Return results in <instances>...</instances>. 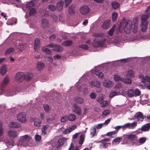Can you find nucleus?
<instances>
[{
    "instance_id": "1",
    "label": "nucleus",
    "mask_w": 150,
    "mask_h": 150,
    "mask_svg": "<svg viewBox=\"0 0 150 150\" xmlns=\"http://www.w3.org/2000/svg\"><path fill=\"white\" fill-rule=\"evenodd\" d=\"M132 22L131 21L129 20L126 21L124 18L120 25L116 28L117 32H121V29H123L126 33H129L132 30Z\"/></svg>"
},
{
    "instance_id": "2",
    "label": "nucleus",
    "mask_w": 150,
    "mask_h": 150,
    "mask_svg": "<svg viewBox=\"0 0 150 150\" xmlns=\"http://www.w3.org/2000/svg\"><path fill=\"white\" fill-rule=\"evenodd\" d=\"M30 137L27 135L20 137L17 142V145L18 146H28V142L31 139Z\"/></svg>"
},
{
    "instance_id": "3",
    "label": "nucleus",
    "mask_w": 150,
    "mask_h": 150,
    "mask_svg": "<svg viewBox=\"0 0 150 150\" xmlns=\"http://www.w3.org/2000/svg\"><path fill=\"white\" fill-rule=\"evenodd\" d=\"M56 139V137L51 142V144L53 146L58 148L65 142L68 139L64 137L60 138L58 139L57 142H55Z\"/></svg>"
},
{
    "instance_id": "4",
    "label": "nucleus",
    "mask_w": 150,
    "mask_h": 150,
    "mask_svg": "<svg viewBox=\"0 0 150 150\" xmlns=\"http://www.w3.org/2000/svg\"><path fill=\"white\" fill-rule=\"evenodd\" d=\"M124 139H127V140L130 141L131 144L132 145H137L138 143L137 137L135 134H125L123 135Z\"/></svg>"
},
{
    "instance_id": "5",
    "label": "nucleus",
    "mask_w": 150,
    "mask_h": 150,
    "mask_svg": "<svg viewBox=\"0 0 150 150\" xmlns=\"http://www.w3.org/2000/svg\"><path fill=\"white\" fill-rule=\"evenodd\" d=\"M149 17V15H144L143 16L142 18V23L141 26L142 28V30L143 32L146 31L147 28L148 22L146 19Z\"/></svg>"
},
{
    "instance_id": "6",
    "label": "nucleus",
    "mask_w": 150,
    "mask_h": 150,
    "mask_svg": "<svg viewBox=\"0 0 150 150\" xmlns=\"http://www.w3.org/2000/svg\"><path fill=\"white\" fill-rule=\"evenodd\" d=\"M18 121L21 123H25L27 121L26 114L24 112L18 113L17 115Z\"/></svg>"
},
{
    "instance_id": "7",
    "label": "nucleus",
    "mask_w": 150,
    "mask_h": 150,
    "mask_svg": "<svg viewBox=\"0 0 150 150\" xmlns=\"http://www.w3.org/2000/svg\"><path fill=\"white\" fill-rule=\"evenodd\" d=\"M25 79V75L22 73H18L16 74L15 80L20 82Z\"/></svg>"
},
{
    "instance_id": "8",
    "label": "nucleus",
    "mask_w": 150,
    "mask_h": 150,
    "mask_svg": "<svg viewBox=\"0 0 150 150\" xmlns=\"http://www.w3.org/2000/svg\"><path fill=\"white\" fill-rule=\"evenodd\" d=\"M16 48L18 51H22L25 48V46L20 41H17L16 44Z\"/></svg>"
},
{
    "instance_id": "9",
    "label": "nucleus",
    "mask_w": 150,
    "mask_h": 150,
    "mask_svg": "<svg viewBox=\"0 0 150 150\" xmlns=\"http://www.w3.org/2000/svg\"><path fill=\"white\" fill-rule=\"evenodd\" d=\"M90 11V9L88 6L84 5L82 6L80 9V13L83 15L88 13Z\"/></svg>"
},
{
    "instance_id": "10",
    "label": "nucleus",
    "mask_w": 150,
    "mask_h": 150,
    "mask_svg": "<svg viewBox=\"0 0 150 150\" xmlns=\"http://www.w3.org/2000/svg\"><path fill=\"white\" fill-rule=\"evenodd\" d=\"M134 116L136 119L137 120V121L142 122L144 120V115L141 112H139L136 113Z\"/></svg>"
},
{
    "instance_id": "11",
    "label": "nucleus",
    "mask_w": 150,
    "mask_h": 150,
    "mask_svg": "<svg viewBox=\"0 0 150 150\" xmlns=\"http://www.w3.org/2000/svg\"><path fill=\"white\" fill-rule=\"evenodd\" d=\"M9 126L13 128H18L21 127L20 124L17 122H10L9 124Z\"/></svg>"
},
{
    "instance_id": "12",
    "label": "nucleus",
    "mask_w": 150,
    "mask_h": 150,
    "mask_svg": "<svg viewBox=\"0 0 150 150\" xmlns=\"http://www.w3.org/2000/svg\"><path fill=\"white\" fill-rule=\"evenodd\" d=\"M34 125L37 127L40 126L42 124V121L38 118H34L33 121Z\"/></svg>"
},
{
    "instance_id": "13",
    "label": "nucleus",
    "mask_w": 150,
    "mask_h": 150,
    "mask_svg": "<svg viewBox=\"0 0 150 150\" xmlns=\"http://www.w3.org/2000/svg\"><path fill=\"white\" fill-rule=\"evenodd\" d=\"M8 135L12 137H16L18 135V133L15 130H9L8 132Z\"/></svg>"
},
{
    "instance_id": "14",
    "label": "nucleus",
    "mask_w": 150,
    "mask_h": 150,
    "mask_svg": "<svg viewBox=\"0 0 150 150\" xmlns=\"http://www.w3.org/2000/svg\"><path fill=\"white\" fill-rule=\"evenodd\" d=\"M75 128V126H74L69 127V128H67L64 130L62 132L63 134H69L70 132L74 130Z\"/></svg>"
},
{
    "instance_id": "15",
    "label": "nucleus",
    "mask_w": 150,
    "mask_h": 150,
    "mask_svg": "<svg viewBox=\"0 0 150 150\" xmlns=\"http://www.w3.org/2000/svg\"><path fill=\"white\" fill-rule=\"evenodd\" d=\"M103 86L107 88L112 87V82L110 80H105L103 82Z\"/></svg>"
},
{
    "instance_id": "16",
    "label": "nucleus",
    "mask_w": 150,
    "mask_h": 150,
    "mask_svg": "<svg viewBox=\"0 0 150 150\" xmlns=\"http://www.w3.org/2000/svg\"><path fill=\"white\" fill-rule=\"evenodd\" d=\"M150 129V123L146 124L142 126L141 128L142 131H148Z\"/></svg>"
},
{
    "instance_id": "17",
    "label": "nucleus",
    "mask_w": 150,
    "mask_h": 150,
    "mask_svg": "<svg viewBox=\"0 0 150 150\" xmlns=\"http://www.w3.org/2000/svg\"><path fill=\"white\" fill-rule=\"evenodd\" d=\"M49 128V126L48 125H44L41 130L42 134V135H45L47 133V129Z\"/></svg>"
},
{
    "instance_id": "18",
    "label": "nucleus",
    "mask_w": 150,
    "mask_h": 150,
    "mask_svg": "<svg viewBox=\"0 0 150 150\" xmlns=\"http://www.w3.org/2000/svg\"><path fill=\"white\" fill-rule=\"evenodd\" d=\"M2 122L0 121V142L2 141L4 134V128L2 126Z\"/></svg>"
},
{
    "instance_id": "19",
    "label": "nucleus",
    "mask_w": 150,
    "mask_h": 150,
    "mask_svg": "<svg viewBox=\"0 0 150 150\" xmlns=\"http://www.w3.org/2000/svg\"><path fill=\"white\" fill-rule=\"evenodd\" d=\"M7 67L6 65H4L1 67L0 69V73L3 75H4L7 71Z\"/></svg>"
},
{
    "instance_id": "20",
    "label": "nucleus",
    "mask_w": 150,
    "mask_h": 150,
    "mask_svg": "<svg viewBox=\"0 0 150 150\" xmlns=\"http://www.w3.org/2000/svg\"><path fill=\"white\" fill-rule=\"evenodd\" d=\"M91 86H94L97 88H99L100 86V83L99 81L94 80L91 81L90 83Z\"/></svg>"
},
{
    "instance_id": "21",
    "label": "nucleus",
    "mask_w": 150,
    "mask_h": 150,
    "mask_svg": "<svg viewBox=\"0 0 150 150\" xmlns=\"http://www.w3.org/2000/svg\"><path fill=\"white\" fill-rule=\"evenodd\" d=\"M40 45V42L39 40L36 39L35 41L34 49L35 51H36L39 48Z\"/></svg>"
},
{
    "instance_id": "22",
    "label": "nucleus",
    "mask_w": 150,
    "mask_h": 150,
    "mask_svg": "<svg viewBox=\"0 0 150 150\" xmlns=\"http://www.w3.org/2000/svg\"><path fill=\"white\" fill-rule=\"evenodd\" d=\"M124 139L123 141H124L125 140V139H124V137H123V136L122 137H117L112 142V144H114V142H115V143H116V144L119 143H120L121 141H122V140Z\"/></svg>"
},
{
    "instance_id": "23",
    "label": "nucleus",
    "mask_w": 150,
    "mask_h": 150,
    "mask_svg": "<svg viewBox=\"0 0 150 150\" xmlns=\"http://www.w3.org/2000/svg\"><path fill=\"white\" fill-rule=\"evenodd\" d=\"M64 4V2L63 1H61L57 4V10L60 11L63 8Z\"/></svg>"
},
{
    "instance_id": "24",
    "label": "nucleus",
    "mask_w": 150,
    "mask_h": 150,
    "mask_svg": "<svg viewBox=\"0 0 150 150\" xmlns=\"http://www.w3.org/2000/svg\"><path fill=\"white\" fill-rule=\"evenodd\" d=\"M53 50H54L55 51L59 52H62L63 48L58 45H55V47L54 49H52Z\"/></svg>"
},
{
    "instance_id": "25",
    "label": "nucleus",
    "mask_w": 150,
    "mask_h": 150,
    "mask_svg": "<svg viewBox=\"0 0 150 150\" xmlns=\"http://www.w3.org/2000/svg\"><path fill=\"white\" fill-rule=\"evenodd\" d=\"M94 73L99 78H102L104 77L103 73L100 70H96Z\"/></svg>"
},
{
    "instance_id": "26",
    "label": "nucleus",
    "mask_w": 150,
    "mask_h": 150,
    "mask_svg": "<svg viewBox=\"0 0 150 150\" xmlns=\"http://www.w3.org/2000/svg\"><path fill=\"white\" fill-rule=\"evenodd\" d=\"M110 20H107L105 21L103 25H102V27L104 29H105L107 28L110 25Z\"/></svg>"
},
{
    "instance_id": "27",
    "label": "nucleus",
    "mask_w": 150,
    "mask_h": 150,
    "mask_svg": "<svg viewBox=\"0 0 150 150\" xmlns=\"http://www.w3.org/2000/svg\"><path fill=\"white\" fill-rule=\"evenodd\" d=\"M14 49L13 48H10L8 49L5 52L6 56H8L12 54L14 52Z\"/></svg>"
},
{
    "instance_id": "28",
    "label": "nucleus",
    "mask_w": 150,
    "mask_h": 150,
    "mask_svg": "<svg viewBox=\"0 0 150 150\" xmlns=\"http://www.w3.org/2000/svg\"><path fill=\"white\" fill-rule=\"evenodd\" d=\"M100 45V42L99 40H93L92 43V45L95 47H97Z\"/></svg>"
},
{
    "instance_id": "29",
    "label": "nucleus",
    "mask_w": 150,
    "mask_h": 150,
    "mask_svg": "<svg viewBox=\"0 0 150 150\" xmlns=\"http://www.w3.org/2000/svg\"><path fill=\"white\" fill-rule=\"evenodd\" d=\"M37 68L39 70H41L43 69L45 67L44 64L41 62H39L37 63Z\"/></svg>"
},
{
    "instance_id": "30",
    "label": "nucleus",
    "mask_w": 150,
    "mask_h": 150,
    "mask_svg": "<svg viewBox=\"0 0 150 150\" xmlns=\"http://www.w3.org/2000/svg\"><path fill=\"white\" fill-rule=\"evenodd\" d=\"M28 11L30 16H34L37 13L36 10L34 8H32V9L28 10Z\"/></svg>"
},
{
    "instance_id": "31",
    "label": "nucleus",
    "mask_w": 150,
    "mask_h": 150,
    "mask_svg": "<svg viewBox=\"0 0 150 150\" xmlns=\"http://www.w3.org/2000/svg\"><path fill=\"white\" fill-rule=\"evenodd\" d=\"M85 135L83 134H81L80 136L79 143L80 144H82L85 139Z\"/></svg>"
},
{
    "instance_id": "32",
    "label": "nucleus",
    "mask_w": 150,
    "mask_h": 150,
    "mask_svg": "<svg viewBox=\"0 0 150 150\" xmlns=\"http://www.w3.org/2000/svg\"><path fill=\"white\" fill-rule=\"evenodd\" d=\"M127 94L129 97H133L134 96V91L133 89H130L127 91Z\"/></svg>"
},
{
    "instance_id": "33",
    "label": "nucleus",
    "mask_w": 150,
    "mask_h": 150,
    "mask_svg": "<svg viewBox=\"0 0 150 150\" xmlns=\"http://www.w3.org/2000/svg\"><path fill=\"white\" fill-rule=\"evenodd\" d=\"M41 24L43 27L46 28L48 26L49 24L47 21L46 19H43L42 20Z\"/></svg>"
},
{
    "instance_id": "34",
    "label": "nucleus",
    "mask_w": 150,
    "mask_h": 150,
    "mask_svg": "<svg viewBox=\"0 0 150 150\" xmlns=\"http://www.w3.org/2000/svg\"><path fill=\"white\" fill-rule=\"evenodd\" d=\"M9 79L8 77L6 76L1 83V85L3 86H5L7 85L9 82Z\"/></svg>"
},
{
    "instance_id": "35",
    "label": "nucleus",
    "mask_w": 150,
    "mask_h": 150,
    "mask_svg": "<svg viewBox=\"0 0 150 150\" xmlns=\"http://www.w3.org/2000/svg\"><path fill=\"white\" fill-rule=\"evenodd\" d=\"M73 42L71 40H67L64 42L62 45L65 46H70L72 44Z\"/></svg>"
},
{
    "instance_id": "36",
    "label": "nucleus",
    "mask_w": 150,
    "mask_h": 150,
    "mask_svg": "<svg viewBox=\"0 0 150 150\" xmlns=\"http://www.w3.org/2000/svg\"><path fill=\"white\" fill-rule=\"evenodd\" d=\"M116 28V26L114 25L108 31V34L110 36H112L113 35Z\"/></svg>"
},
{
    "instance_id": "37",
    "label": "nucleus",
    "mask_w": 150,
    "mask_h": 150,
    "mask_svg": "<svg viewBox=\"0 0 150 150\" xmlns=\"http://www.w3.org/2000/svg\"><path fill=\"white\" fill-rule=\"evenodd\" d=\"M111 6L114 9H116L119 7V4L116 1L113 2L111 3Z\"/></svg>"
},
{
    "instance_id": "38",
    "label": "nucleus",
    "mask_w": 150,
    "mask_h": 150,
    "mask_svg": "<svg viewBox=\"0 0 150 150\" xmlns=\"http://www.w3.org/2000/svg\"><path fill=\"white\" fill-rule=\"evenodd\" d=\"M7 93V96H11L16 94V93H15L13 91L12 89H9L6 92Z\"/></svg>"
},
{
    "instance_id": "39",
    "label": "nucleus",
    "mask_w": 150,
    "mask_h": 150,
    "mask_svg": "<svg viewBox=\"0 0 150 150\" xmlns=\"http://www.w3.org/2000/svg\"><path fill=\"white\" fill-rule=\"evenodd\" d=\"M75 7L74 5H71L69 6V13L70 14L72 15L74 13Z\"/></svg>"
},
{
    "instance_id": "40",
    "label": "nucleus",
    "mask_w": 150,
    "mask_h": 150,
    "mask_svg": "<svg viewBox=\"0 0 150 150\" xmlns=\"http://www.w3.org/2000/svg\"><path fill=\"white\" fill-rule=\"evenodd\" d=\"M25 75V79L28 80L32 77V74L30 73H26Z\"/></svg>"
},
{
    "instance_id": "41",
    "label": "nucleus",
    "mask_w": 150,
    "mask_h": 150,
    "mask_svg": "<svg viewBox=\"0 0 150 150\" xmlns=\"http://www.w3.org/2000/svg\"><path fill=\"white\" fill-rule=\"evenodd\" d=\"M114 80L116 81H122L123 78H122L117 75H115L114 76Z\"/></svg>"
},
{
    "instance_id": "42",
    "label": "nucleus",
    "mask_w": 150,
    "mask_h": 150,
    "mask_svg": "<svg viewBox=\"0 0 150 150\" xmlns=\"http://www.w3.org/2000/svg\"><path fill=\"white\" fill-rule=\"evenodd\" d=\"M111 143H101L100 144V148L105 149L109 145H110Z\"/></svg>"
},
{
    "instance_id": "43",
    "label": "nucleus",
    "mask_w": 150,
    "mask_h": 150,
    "mask_svg": "<svg viewBox=\"0 0 150 150\" xmlns=\"http://www.w3.org/2000/svg\"><path fill=\"white\" fill-rule=\"evenodd\" d=\"M76 113L77 114L79 115H81V108L77 106L76 104Z\"/></svg>"
},
{
    "instance_id": "44",
    "label": "nucleus",
    "mask_w": 150,
    "mask_h": 150,
    "mask_svg": "<svg viewBox=\"0 0 150 150\" xmlns=\"http://www.w3.org/2000/svg\"><path fill=\"white\" fill-rule=\"evenodd\" d=\"M43 108L44 110L46 112H48L50 109V108L49 106L47 104H45L43 105Z\"/></svg>"
},
{
    "instance_id": "45",
    "label": "nucleus",
    "mask_w": 150,
    "mask_h": 150,
    "mask_svg": "<svg viewBox=\"0 0 150 150\" xmlns=\"http://www.w3.org/2000/svg\"><path fill=\"white\" fill-rule=\"evenodd\" d=\"M90 132V134L91 136V137L93 138L96 132V128L93 127L92 129H91Z\"/></svg>"
},
{
    "instance_id": "46",
    "label": "nucleus",
    "mask_w": 150,
    "mask_h": 150,
    "mask_svg": "<svg viewBox=\"0 0 150 150\" xmlns=\"http://www.w3.org/2000/svg\"><path fill=\"white\" fill-rule=\"evenodd\" d=\"M110 138H106L103 139L102 140H101L99 142V143H107L108 142L110 141Z\"/></svg>"
},
{
    "instance_id": "47",
    "label": "nucleus",
    "mask_w": 150,
    "mask_h": 150,
    "mask_svg": "<svg viewBox=\"0 0 150 150\" xmlns=\"http://www.w3.org/2000/svg\"><path fill=\"white\" fill-rule=\"evenodd\" d=\"M42 50L47 54H50L51 53V51L48 49L46 47H44L42 49Z\"/></svg>"
},
{
    "instance_id": "48",
    "label": "nucleus",
    "mask_w": 150,
    "mask_h": 150,
    "mask_svg": "<svg viewBox=\"0 0 150 150\" xmlns=\"http://www.w3.org/2000/svg\"><path fill=\"white\" fill-rule=\"evenodd\" d=\"M122 82H124L127 84H130L132 83V81L130 79L128 78L125 79L124 78H123Z\"/></svg>"
},
{
    "instance_id": "49",
    "label": "nucleus",
    "mask_w": 150,
    "mask_h": 150,
    "mask_svg": "<svg viewBox=\"0 0 150 150\" xmlns=\"http://www.w3.org/2000/svg\"><path fill=\"white\" fill-rule=\"evenodd\" d=\"M134 73L132 70H129L128 71L127 74V76L130 78H132L134 76Z\"/></svg>"
},
{
    "instance_id": "50",
    "label": "nucleus",
    "mask_w": 150,
    "mask_h": 150,
    "mask_svg": "<svg viewBox=\"0 0 150 150\" xmlns=\"http://www.w3.org/2000/svg\"><path fill=\"white\" fill-rule=\"evenodd\" d=\"M68 117V119L70 121H73L75 119V115L74 114H71Z\"/></svg>"
},
{
    "instance_id": "51",
    "label": "nucleus",
    "mask_w": 150,
    "mask_h": 150,
    "mask_svg": "<svg viewBox=\"0 0 150 150\" xmlns=\"http://www.w3.org/2000/svg\"><path fill=\"white\" fill-rule=\"evenodd\" d=\"M118 15L115 12H113L112 14V19L113 21H115L116 20Z\"/></svg>"
},
{
    "instance_id": "52",
    "label": "nucleus",
    "mask_w": 150,
    "mask_h": 150,
    "mask_svg": "<svg viewBox=\"0 0 150 150\" xmlns=\"http://www.w3.org/2000/svg\"><path fill=\"white\" fill-rule=\"evenodd\" d=\"M83 101V100L81 97L77 98L76 99V102L77 103L81 104Z\"/></svg>"
},
{
    "instance_id": "53",
    "label": "nucleus",
    "mask_w": 150,
    "mask_h": 150,
    "mask_svg": "<svg viewBox=\"0 0 150 150\" xmlns=\"http://www.w3.org/2000/svg\"><path fill=\"white\" fill-rule=\"evenodd\" d=\"M137 122H133L131 123H129V125L130 126V129H133L134 127L137 126Z\"/></svg>"
},
{
    "instance_id": "54",
    "label": "nucleus",
    "mask_w": 150,
    "mask_h": 150,
    "mask_svg": "<svg viewBox=\"0 0 150 150\" xmlns=\"http://www.w3.org/2000/svg\"><path fill=\"white\" fill-rule=\"evenodd\" d=\"M117 95V92L114 91H111L109 94V97L110 98H112Z\"/></svg>"
},
{
    "instance_id": "55",
    "label": "nucleus",
    "mask_w": 150,
    "mask_h": 150,
    "mask_svg": "<svg viewBox=\"0 0 150 150\" xmlns=\"http://www.w3.org/2000/svg\"><path fill=\"white\" fill-rule=\"evenodd\" d=\"M73 142H74L73 141L71 143L70 147L69 149L68 150H75V148L74 146V144Z\"/></svg>"
},
{
    "instance_id": "56",
    "label": "nucleus",
    "mask_w": 150,
    "mask_h": 150,
    "mask_svg": "<svg viewBox=\"0 0 150 150\" xmlns=\"http://www.w3.org/2000/svg\"><path fill=\"white\" fill-rule=\"evenodd\" d=\"M96 96L97 94L94 92H91L90 95V97L92 99H95Z\"/></svg>"
},
{
    "instance_id": "57",
    "label": "nucleus",
    "mask_w": 150,
    "mask_h": 150,
    "mask_svg": "<svg viewBox=\"0 0 150 150\" xmlns=\"http://www.w3.org/2000/svg\"><path fill=\"white\" fill-rule=\"evenodd\" d=\"M68 120V117L66 116L62 117L61 119V121L62 122H66Z\"/></svg>"
},
{
    "instance_id": "58",
    "label": "nucleus",
    "mask_w": 150,
    "mask_h": 150,
    "mask_svg": "<svg viewBox=\"0 0 150 150\" xmlns=\"http://www.w3.org/2000/svg\"><path fill=\"white\" fill-rule=\"evenodd\" d=\"M48 8L51 11H53L56 10V7L53 5H50L49 6Z\"/></svg>"
},
{
    "instance_id": "59",
    "label": "nucleus",
    "mask_w": 150,
    "mask_h": 150,
    "mask_svg": "<svg viewBox=\"0 0 150 150\" xmlns=\"http://www.w3.org/2000/svg\"><path fill=\"white\" fill-rule=\"evenodd\" d=\"M146 139L145 137H141L139 139V141L140 143L142 144L145 142Z\"/></svg>"
},
{
    "instance_id": "60",
    "label": "nucleus",
    "mask_w": 150,
    "mask_h": 150,
    "mask_svg": "<svg viewBox=\"0 0 150 150\" xmlns=\"http://www.w3.org/2000/svg\"><path fill=\"white\" fill-rule=\"evenodd\" d=\"M108 104V102L106 101H103L102 103H100V105L102 107H105L107 106Z\"/></svg>"
},
{
    "instance_id": "61",
    "label": "nucleus",
    "mask_w": 150,
    "mask_h": 150,
    "mask_svg": "<svg viewBox=\"0 0 150 150\" xmlns=\"http://www.w3.org/2000/svg\"><path fill=\"white\" fill-rule=\"evenodd\" d=\"M134 93L136 96H139L141 94V91L139 89L136 88L134 91Z\"/></svg>"
},
{
    "instance_id": "62",
    "label": "nucleus",
    "mask_w": 150,
    "mask_h": 150,
    "mask_svg": "<svg viewBox=\"0 0 150 150\" xmlns=\"http://www.w3.org/2000/svg\"><path fill=\"white\" fill-rule=\"evenodd\" d=\"M41 137L40 135L36 134L35 137V139L36 141H39L41 139Z\"/></svg>"
},
{
    "instance_id": "63",
    "label": "nucleus",
    "mask_w": 150,
    "mask_h": 150,
    "mask_svg": "<svg viewBox=\"0 0 150 150\" xmlns=\"http://www.w3.org/2000/svg\"><path fill=\"white\" fill-rule=\"evenodd\" d=\"M139 77L140 78H141L142 79V82L143 83H144L145 82V81H146V78H145V77L142 75L139 76Z\"/></svg>"
},
{
    "instance_id": "64",
    "label": "nucleus",
    "mask_w": 150,
    "mask_h": 150,
    "mask_svg": "<svg viewBox=\"0 0 150 150\" xmlns=\"http://www.w3.org/2000/svg\"><path fill=\"white\" fill-rule=\"evenodd\" d=\"M110 113V111L108 110H106L103 112L102 113V115L104 116H106L109 114Z\"/></svg>"
}]
</instances>
